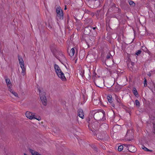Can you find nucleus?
Masks as SVG:
<instances>
[{"mask_svg": "<svg viewBox=\"0 0 155 155\" xmlns=\"http://www.w3.org/2000/svg\"><path fill=\"white\" fill-rule=\"evenodd\" d=\"M54 67L55 71L59 78L62 80L64 81L66 79L64 74L61 71L59 66L57 64H54Z\"/></svg>", "mask_w": 155, "mask_h": 155, "instance_id": "1", "label": "nucleus"}, {"mask_svg": "<svg viewBox=\"0 0 155 155\" xmlns=\"http://www.w3.org/2000/svg\"><path fill=\"white\" fill-rule=\"evenodd\" d=\"M94 119L97 120H104V117H105V114L104 111L102 112H94L93 114Z\"/></svg>", "mask_w": 155, "mask_h": 155, "instance_id": "2", "label": "nucleus"}, {"mask_svg": "<svg viewBox=\"0 0 155 155\" xmlns=\"http://www.w3.org/2000/svg\"><path fill=\"white\" fill-rule=\"evenodd\" d=\"M25 115L27 118L30 120L35 119L40 121L41 119L40 117L36 116L35 115V113H33L29 111H27L25 114Z\"/></svg>", "mask_w": 155, "mask_h": 155, "instance_id": "3", "label": "nucleus"}, {"mask_svg": "<svg viewBox=\"0 0 155 155\" xmlns=\"http://www.w3.org/2000/svg\"><path fill=\"white\" fill-rule=\"evenodd\" d=\"M54 55L61 62H64L66 60V58L63 52L61 51H57Z\"/></svg>", "mask_w": 155, "mask_h": 155, "instance_id": "4", "label": "nucleus"}, {"mask_svg": "<svg viewBox=\"0 0 155 155\" xmlns=\"http://www.w3.org/2000/svg\"><path fill=\"white\" fill-rule=\"evenodd\" d=\"M40 99L43 104L46 106L47 104V100L45 96V93L40 90L38 89Z\"/></svg>", "mask_w": 155, "mask_h": 155, "instance_id": "5", "label": "nucleus"}, {"mask_svg": "<svg viewBox=\"0 0 155 155\" xmlns=\"http://www.w3.org/2000/svg\"><path fill=\"white\" fill-rule=\"evenodd\" d=\"M100 0H90L88 1L89 6L91 8H97L101 4Z\"/></svg>", "mask_w": 155, "mask_h": 155, "instance_id": "6", "label": "nucleus"}, {"mask_svg": "<svg viewBox=\"0 0 155 155\" xmlns=\"http://www.w3.org/2000/svg\"><path fill=\"white\" fill-rule=\"evenodd\" d=\"M56 12L57 14V16L60 19H62L63 18V14L61 9L60 8H58L56 9Z\"/></svg>", "mask_w": 155, "mask_h": 155, "instance_id": "7", "label": "nucleus"}, {"mask_svg": "<svg viewBox=\"0 0 155 155\" xmlns=\"http://www.w3.org/2000/svg\"><path fill=\"white\" fill-rule=\"evenodd\" d=\"M125 147L127 148V150L130 152H134L136 150V147L133 146L131 145H124Z\"/></svg>", "mask_w": 155, "mask_h": 155, "instance_id": "8", "label": "nucleus"}, {"mask_svg": "<svg viewBox=\"0 0 155 155\" xmlns=\"http://www.w3.org/2000/svg\"><path fill=\"white\" fill-rule=\"evenodd\" d=\"M110 58L109 55H107V59L105 61L106 64L107 66H110L111 64H112L113 63V61H111L110 60L108 59Z\"/></svg>", "mask_w": 155, "mask_h": 155, "instance_id": "9", "label": "nucleus"}, {"mask_svg": "<svg viewBox=\"0 0 155 155\" xmlns=\"http://www.w3.org/2000/svg\"><path fill=\"white\" fill-rule=\"evenodd\" d=\"M78 112V116L82 119H83L84 117V115L83 110L81 109H79Z\"/></svg>", "mask_w": 155, "mask_h": 155, "instance_id": "10", "label": "nucleus"}, {"mask_svg": "<svg viewBox=\"0 0 155 155\" xmlns=\"http://www.w3.org/2000/svg\"><path fill=\"white\" fill-rule=\"evenodd\" d=\"M8 90L11 93H12L15 96V97H18V94L14 91L12 89H11V87H10V86L9 87Z\"/></svg>", "mask_w": 155, "mask_h": 155, "instance_id": "11", "label": "nucleus"}, {"mask_svg": "<svg viewBox=\"0 0 155 155\" xmlns=\"http://www.w3.org/2000/svg\"><path fill=\"white\" fill-rule=\"evenodd\" d=\"M29 150V152L31 153L32 155H41L38 152L35 151L31 149H30Z\"/></svg>", "mask_w": 155, "mask_h": 155, "instance_id": "12", "label": "nucleus"}, {"mask_svg": "<svg viewBox=\"0 0 155 155\" xmlns=\"http://www.w3.org/2000/svg\"><path fill=\"white\" fill-rule=\"evenodd\" d=\"M74 53H75L74 49V48H71V49L70 51V52L69 53V55L70 56L72 57L74 55Z\"/></svg>", "mask_w": 155, "mask_h": 155, "instance_id": "13", "label": "nucleus"}, {"mask_svg": "<svg viewBox=\"0 0 155 155\" xmlns=\"http://www.w3.org/2000/svg\"><path fill=\"white\" fill-rule=\"evenodd\" d=\"M18 59L20 65H22L24 63V61L21 57H20L19 56H18Z\"/></svg>", "mask_w": 155, "mask_h": 155, "instance_id": "14", "label": "nucleus"}, {"mask_svg": "<svg viewBox=\"0 0 155 155\" xmlns=\"http://www.w3.org/2000/svg\"><path fill=\"white\" fill-rule=\"evenodd\" d=\"M91 126L92 128L94 129H96V128L97 127V124L95 123H92L91 124H89L88 125V127H90V126Z\"/></svg>", "mask_w": 155, "mask_h": 155, "instance_id": "15", "label": "nucleus"}, {"mask_svg": "<svg viewBox=\"0 0 155 155\" xmlns=\"http://www.w3.org/2000/svg\"><path fill=\"white\" fill-rule=\"evenodd\" d=\"M107 99L108 101L110 103H112V97L111 95H109L107 96Z\"/></svg>", "mask_w": 155, "mask_h": 155, "instance_id": "16", "label": "nucleus"}, {"mask_svg": "<svg viewBox=\"0 0 155 155\" xmlns=\"http://www.w3.org/2000/svg\"><path fill=\"white\" fill-rule=\"evenodd\" d=\"M133 93L136 96H138V93L137 92V91L135 88H134L133 89Z\"/></svg>", "mask_w": 155, "mask_h": 155, "instance_id": "17", "label": "nucleus"}, {"mask_svg": "<svg viewBox=\"0 0 155 155\" xmlns=\"http://www.w3.org/2000/svg\"><path fill=\"white\" fill-rule=\"evenodd\" d=\"M21 69L22 71L21 72V74L23 76H24L26 74V68Z\"/></svg>", "mask_w": 155, "mask_h": 155, "instance_id": "18", "label": "nucleus"}, {"mask_svg": "<svg viewBox=\"0 0 155 155\" xmlns=\"http://www.w3.org/2000/svg\"><path fill=\"white\" fill-rule=\"evenodd\" d=\"M5 80L7 85H8V87H9V86H8L9 85L11 84V82L10 79H5Z\"/></svg>", "mask_w": 155, "mask_h": 155, "instance_id": "19", "label": "nucleus"}, {"mask_svg": "<svg viewBox=\"0 0 155 155\" xmlns=\"http://www.w3.org/2000/svg\"><path fill=\"white\" fill-rule=\"evenodd\" d=\"M135 104L136 106L138 107H139L140 106V104L138 100H136L135 101Z\"/></svg>", "mask_w": 155, "mask_h": 155, "instance_id": "20", "label": "nucleus"}, {"mask_svg": "<svg viewBox=\"0 0 155 155\" xmlns=\"http://www.w3.org/2000/svg\"><path fill=\"white\" fill-rule=\"evenodd\" d=\"M116 99L117 102L119 104H121V101L120 100L119 98L117 96H116L115 97Z\"/></svg>", "mask_w": 155, "mask_h": 155, "instance_id": "21", "label": "nucleus"}, {"mask_svg": "<svg viewBox=\"0 0 155 155\" xmlns=\"http://www.w3.org/2000/svg\"><path fill=\"white\" fill-rule=\"evenodd\" d=\"M142 148L143 150H144L147 151H152V150H149V149L147 148V147H145L144 146H143V147H142Z\"/></svg>", "mask_w": 155, "mask_h": 155, "instance_id": "22", "label": "nucleus"}, {"mask_svg": "<svg viewBox=\"0 0 155 155\" xmlns=\"http://www.w3.org/2000/svg\"><path fill=\"white\" fill-rule=\"evenodd\" d=\"M124 147L122 145H120L118 147V150L119 151H121L123 149Z\"/></svg>", "mask_w": 155, "mask_h": 155, "instance_id": "23", "label": "nucleus"}, {"mask_svg": "<svg viewBox=\"0 0 155 155\" xmlns=\"http://www.w3.org/2000/svg\"><path fill=\"white\" fill-rule=\"evenodd\" d=\"M129 4L130 5L134 6L135 4L133 1H130L129 2Z\"/></svg>", "mask_w": 155, "mask_h": 155, "instance_id": "24", "label": "nucleus"}, {"mask_svg": "<svg viewBox=\"0 0 155 155\" xmlns=\"http://www.w3.org/2000/svg\"><path fill=\"white\" fill-rule=\"evenodd\" d=\"M144 87H146L147 85V80L146 78H144Z\"/></svg>", "mask_w": 155, "mask_h": 155, "instance_id": "25", "label": "nucleus"}, {"mask_svg": "<svg viewBox=\"0 0 155 155\" xmlns=\"http://www.w3.org/2000/svg\"><path fill=\"white\" fill-rule=\"evenodd\" d=\"M119 86L118 85L116 86L115 89V91H119L120 89L118 87Z\"/></svg>", "mask_w": 155, "mask_h": 155, "instance_id": "26", "label": "nucleus"}, {"mask_svg": "<svg viewBox=\"0 0 155 155\" xmlns=\"http://www.w3.org/2000/svg\"><path fill=\"white\" fill-rule=\"evenodd\" d=\"M149 118L150 120H154L155 119V117L152 115H151V116H149Z\"/></svg>", "mask_w": 155, "mask_h": 155, "instance_id": "27", "label": "nucleus"}, {"mask_svg": "<svg viewBox=\"0 0 155 155\" xmlns=\"http://www.w3.org/2000/svg\"><path fill=\"white\" fill-rule=\"evenodd\" d=\"M141 52V51L140 50H138L136 53V54L137 55H139Z\"/></svg>", "mask_w": 155, "mask_h": 155, "instance_id": "28", "label": "nucleus"}, {"mask_svg": "<svg viewBox=\"0 0 155 155\" xmlns=\"http://www.w3.org/2000/svg\"><path fill=\"white\" fill-rule=\"evenodd\" d=\"M85 31H88V33H89V32L90 31V30L89 29L88 27H86L85 29L84 32H85Z\"/></svg>", "mask_w": 155, "mask_h": 155, "instance_id": "29", "label": "nucleus"}, {"mask_svg": "<svg viewBox=\"0 0 155 155\" xmlns=\"http://www.w3.org/2000/svg\"><path fill=\"white\" fill-rule=\"evenodd\" d=\"M21 68V69H24V68H26L25 66L24 63L22 65H20Z\"/></svg>", "mask_w": 155, "mask_h": 155, "instance_id": "30", "label": "nucleus"}, {"mask_svg": "<svg viewBox=\"0 0 155 155\" xmlns=\"http://www.w3.org/2000/svg\"><path fill=\"white\" fill-rule=\"evenodd\" d=\"M152 123L153 124V127L154 129L155 128V122L153 121L152 122Z\"/></svg>", "mask_w": 155, "mask_h": 155, "instance_id": "31", "label": "nucleus"}, {"mask_svg": "<svg viewBox=\"0 0 155 155\" xmlns=\"http://www.w3.org/2000/svg\"><path fill=\"white\" fill-rule=\"evenodd\" d=\"M150 72L149 73V74H148V75L149 76H151V73H150Z\"/></svg>", "mask_w": 155, "mask_h": 155, "instance_id": "32", "label": "nucleus"}, {"mask_svg": "<svg viewBox=\"0 0 155 155\" xmlns=\"http://www.w3.org/2000/svg\"><path fill=\"white\" fill-rule=\"evenodd\" d=\"M91 28H92L94 30L96 29V27H93V28L91 27Z\"/></svg>", "mask_w": 155, "mask_h": 155, "instance_id": "33", "label": "nucleus"}, {"mask_svg": "<svg viewBox=\"0 0 155 155\" xmlns=\"http://www.w3.org/2000/svg\"><path fill=\"white\" fill-rule=\"evenodd\" d=\"M111 105L113 107H114V104H111Z\"/></svg>", "mask_w": 155, "mask_h": 155, "instance_id": "34", "label": "nucleus"}, {"mask_svg": "<svg viewBox=\"0 0 155 155\" xmlns=\"http://www.w3.org/2000/svg\"><path fill=\"white\" fill-rule=\"evenodd\" d=\"M153 132L154 133V134H155V128L154 129V130H153Z\"/></svg>", "mask_w": 155, "mask_h": 155, "instance_id": "35", "label": "nucleus"}, {"mask_svg": "<svg viewBox=\"0 0 155 155\" xmlns=\"http://www.w3.org/2000/svg\"><path fill=\"white\" fill-rule=\"evenodd\" d=\"M48 27H49L50 28H52V27H51L50 26H48Z\"/></svg>", "mask_w": 155, "mask_h": 155, "instance_id": "36", "label": "nucleus"}, {"mask_svg": "<svg viewBox=\"0 0 155 155\" xmlns=\"http://www.w3.org/2000/svg\"><path fill=\"white\" fill-rule=\"evenodd\" d=\"M66 9V6L64 8V9L65 10Z\"/></svg>", "mask_w": 155, "mask_h": 155, "instance_id": "37", "label": "nucleus"}, {"mask_svg": "<svg viewBox=\"0 0 155 155\" xmlns=\"http://www.w3.org/2000/svg\"><path fill=\"white\" fill-rule=\"evenodd\" d=\"M95 102H96V101H94V104L95 103Z\"/></svg>", "mask_w": 155, "mask_h": 155, "instance_id": "38", "label": "nucleus"}, {"mask_svg": "<svg viewBox=\"0 0 155 155\" xmlns=\"http://www.w3.org/2000/svg\"><path fill=\"white\" fill-rule=\"evenodd\" d=\"M24 155H27L25 153H24Z\"/></svg>", "mask_w": 155, "mask_h": 155, "instance_id": "39", "label": "nucleus"}, {"mask_svg": "<svg viewBox=\"0 0 155 155\" xmlns=\"http://www.w3.org/2000/svg\"><path fill=\"white\" fill-rule=\"evenodd\" d=\"M96 84V85L98 87H99V86H98L97 85H96V84Z\"/></svg>", "mask_w": 155, "mask_h": 155, "instance_id": "40", "label": "nucleus"}, {"mask_svg": "<svg viewBox=\"0 0 155 155\" xmlns=\"http://www.w3.org/2000/svg\"><path fill=\"white\" fill-rule=\"evenodd\" d=\"M110 74H111V71H110Z\"/></svg>", "mask_w": 155, "mask_h": 155, "instance_id": "41", "label": "nucleus"}, {"mask_svg": "<svg viewBox=\"0 0 155 155\" xmlns=\"http://www.w3.org/2000/svg\"><path fill=\"white\" fill-rule=\"evenodd\" d=\"M98 101V102H99V101Z\"/></svg>", "mask_w": 155, "mask_h": 155, "instance_id": "42", "label": "nucleus"}, {"mask_svg": "<svg viewBox=\"0 0 155 155\" xmlns=\"http://www.w3.org/2000/svg\"><path fill=\"white\" fill-rule=\"evenodd\" d=\"M94 112V111H93V113Z\"/></svg>", "mask_w": 155, "mask_h": 155, "instance_id": "43", "label": "nucleus"}]
</instances>
